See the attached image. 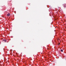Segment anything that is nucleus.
<instances>
[{"label":"nucleus","mask_w":66,"mask_h":66,"mask_svg":"<svg viewBox=\"0 0 66 66\" xmlns=\"http://www.w3.org/2000/svg\"><path fill=\"white\" fill-rule=\"evenodd\" d=\"M3 41H4V42H5V43L6 42V40H3Z\"/></svg>","instance_id":"f03ea898"},{"label":"nucleus","mask_w":66,"mask_h":66,"mask_svg":"<svg viewBox=\"0 0 66 66\" xmlns=\"http://www.w3.org/2000/svg\"><path fill=\"white\" fill-rule=\"evenodd\" d=\"M61 52H63V50L62 49L61 50Z\"/></svg>","instance_id":"7ed1b4c3"},{"label":"nucleus","mask_w":66,"mask_h":66,"mask_svg":"<svg viewBox=\"0 0 66 66\" xmlns=\"http://www.w3.org/2000/svg\"><path fill=\"white\" fill-rule=\"evenodd\" d=\"M7 16H10V14L9 13H8L7 14Z\"/></svg>","instance_id":"f257e3e1"},{"label":"nucleus","mask_w":66,"mask_h":66,"mask_svg":"<svg viewBox=\"0 0 66 66\" xmlns=\"http://www.w3.org/2000/svg\"><path fill=\"white\" fill-rule=\"evenodd\" d=\"M64 6V7H65V6Z\"/></svg>","instance_id":"20e7f679"}]
</instances>
